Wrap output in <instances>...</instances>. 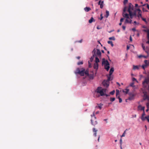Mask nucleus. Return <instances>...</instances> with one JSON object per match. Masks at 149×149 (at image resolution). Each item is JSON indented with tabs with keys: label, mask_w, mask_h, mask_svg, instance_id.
I'll list each match as a JSON object with an SVG mask.
<instances>
[{
	"label": "nucleus",
	"mask_w": 149,
	"mask_h": 149,
	"mask_svg": "<svg viewBox=\"0 0 149 149\" xmlns=\"http://www.w3.org/2000/svg\"><path fill=\"white\" fill-rule=\"evenodd\" d=\"M130 40L131 41H132V39L131 36H130Z\"/></svg>",
	"instance_id": "51"
},
{
	"label": "nucleus",
	"mask_w": 149,
	"mask_h": 149,
	"mask_svg": "<svg viewBox=\"0 0 149 149\" xmlns=\"http://www.w3.org/2000/svg\"><path fill=\"white\" fill-rule=\"evenodd\" d=\"M100 135L98 136V138H97V141L98 142H99L100 141Z\"/></svg>",
	"instance_id": "45"
},
{
	"label": "nucleus",
	"mask_w": 149,
	"mask_h": 149,
	"mask_svg": "<svg viewBox=\"0 0 149 149\" xmlns=\"http://www.w3.org/2000/svg\"><path fill=\"white\" fill-rule=\"evenodd\" d=\"M116 96L117 98H118L119 100V102L121 103L122 102V99L120 97V96L117 97L118 95H119V90H116Z\"/></svg>",
	"instance_id": "10"
},
{
	"label": "nucleus",
	"mask_w": 149,
	"mask_h": 149,
	"mask_svg": "<svg viewBox=\"0 0 149 149\" xmlns=\"http://www.w3.org/2000/svg\"><path fill=\"white\" fill-rule=\"evenodd\" d=\"M102 65L104 64V68L108 71L110 68V64L107 60H105L104 58L102 59Z\"/></svg>",
	"instance_id": "2"
},
{
	"label": "nucleus",
	"mask_w": 149,
	"mask_h": 149,
	"mask_svg": "<svg viewBox=\"0 0 149 149\" xmlns=\"http://www.w3.org/2000/svg\"><path fill=\"white\" fill-rule=\"evenodd\" d=\"M134 82H132V83H131L130 84V86H132V87H135V86L134 85Z\"/></svg>",
	"instance_id": "33"
},
{
	"label": "nucleus",
	"mask_w": 149,
	"mask_h": 149,
	"mask_svg": "<svg viewBox=\"0 0 149 149\" xmlns=\"http://www.w3.org/2000/svg\"><path fill=\"white\" fill-rule=\"evenodd\" d=\"M123 20H124L123 18H121L120 19V22H122L123 21Z\"/></svg>",
	"instance_id": "49"
},
{
	"label": "nucleus",
	"mask_w": 149,
	"mask_h": 149,
	"mask_svg": "<svg viewBox=\"0 0 149 149\" xmlns=\"http://www.w3.org/2000/svg\"><path fill=\"white\" fill-rule=\"evenodd\" d=\"M138 6V5L137 4H136L135 5V7H137Z\"/></svg>",
	"instance_id": "58"
},
{
	"label": "nucleus",
	"mask_w": 149,
	"mask_h": 149,
	"mask_svg": "<svg viewBox=\"0 0 149 149\" xmlns=\"http://www.w3.org/2000/svg\"><path fill=\"white\" fill-rule=\"evenodd\" d=\"M132 15L134 16H135V17H136V13L135 12H134V13H132Z\"/></svg>",
	"instance_id": "37"
},
{
	"label": "nucleus",
	"mask_w": 149,
	"mask_h": 149,
	"mask_svg": "<svg viewBox=\"0 0 149 149\" xmlns=\"http://www.w3.org/2000/svg\"><path fill=\"white\" fill-rule=\"evenodd\" d=\"M147 8L149 10V5L148 4H147Z\"/></svg>",
	"instance_id": "55"
},
{
	"label": "nucleus",
	"mask_w": 149,
	"mask_h": 149,
	"mask_svg": "<svg viewBox=\"0 0 149 149\" xmlns=\"http://www.w3.org/2000/svg\"><path fill=\"white\" fill-rule=\"evenodd\" d=\"M126 134V130H125L124 132L122 135L121 136V137H124L125 136V134Z\"/></svg>",
	"instance_id": "32"
},
{
	"label": "nucleus",
	"mask_w": 149,
	"mask_h": 149,
	"mask_svg": "<svg viewBox=\"0 0 149 149\" xmlns=\"http://www.w3.org/2000/svg\"><path fill=\"white\" fill-rule=\"evenodd\" d=\"M145 112L144 111H143V114L142 115V116H145Z\"/></svg>",
	"instance_id": "47"
},
{
	"label": "nucleus",
	"mask_w": 149,
	"mask_h": 149,
	"mask_svg": "<svg viewBox=\"0 0 149 149\" xmlns=\"http://www.w3.org/2000/svg\"><path fill=\"white\" fill-rule=\"evenodd\" d=\"M143 57L145 58H147V56H143Z\"/></svg>",
	"instance_id": "62"
},
{
	"label": "nucleus",
	"mask_w": 149,
	"mask_h": 149,
	"mask_svg": "<svg viewBox=\"0 0 149 149\" xmlns=\"http://www.w3.org/2000/svg\"><path fill=\"white\" fill-rule=\"evenodd\" d=\"M93 21V17H92L91 18V19L89 20V22L90 23H92V22Z\"/></svg>",
	"instance_id": "26"
},
{
	"label": "nucleus",
	"mask_w": 149,
	"mask_h": 149,
	"mask_svg": "<svg viewBox=\"0 0 149 149\" xmlns=\"http://www.w3.org/2000/svg\"><path fill=\"white\" fill-rule=\"evenodd\" d=\"M76 58L78 59H79L80 58V56H77L76 57Z\"/></svg>",
	"instance_id": "57"
},
{
	"label": "nucleus",
	"mask_w": 149,
	"mask_h": 149,
	"mask_svg": "<svg viewBox=\"0 0 149 149\" xmlns=\"http://www.w3.org/2000/svg\"><path fill=\"white\" fill-rule=\"evenodd\" d=\"M130 97L128 98V99L130 100H132L134 99V95L133 93L130 94Z\"/></svg>",
	"instance_id": "13"
},
{
	"label": "nucleus",
	"mask_w": 149,
	"mask_h": 149,
	"mask_svg": "<svg viewBox=\"0 0 149 149\" xmlns=\"http://www.w3.org/2000/svg\"><path fill=\"white\" fill-rule=\"evenodd\" d=\"M136 115L135 114L132 117L136 118Z\"/></svg>",
	"instance_id": "56"
},
{
	"label": "nucleus",
	"mask_w": 149,
	"mask_h": 149,
	"mask_svg": "<svg viewBox=\"0 0 149 149\" xmlns=\"http://www.w3.org/2000/svg\"><path fill=\"white\" fill-rule=\"evenodd\" d=\"M107 81L109 82L110 80H111L113 79V78L112 77H111V76H110L109 74V75H107Z\"/></svg>",
	"instance_id": "16"
},
{
	"label": "nucleus",
	"mask_w": 149,
	"mask_h": 149,
	"mask_svg": "<svg viewBox=\"0 0 149 149\" xmlns=\"http://www.w3.org/2000/svg\"><path fill=\"white\" fill-rule=\"evenodd\" d=\"M97 130L94 128V136H95V137H96L97 136Z\"/></svg>",
	"instance_id": "19"
},
{
	"label": "nucleus",
	"mask_w": 149,
	"mask_h": 149,
	"mask_svg": "<svg viewBox=\"0 0 149 149\" xmlns=\"http://www.w3.org/2000/svg\"><path fill=\"white\" fill-rule=\"evenodd\" d=\"M83 64V61H81L80 62H79L77 63V64L78 65H82Z\"/></svg>",
	"instance_id": "31"
},
{
	"label": "nucleus",
	"mask_w": 149,
	"mask_h": 149,
	"mask_svg": "<svg viewBox=\"0 0 149 149\" xmlns=\"http://www.w3.org/2000/svg\"><path fill=\"white\" fill-rule=\"evenodd\" d=\"M109 40H115V38L114 37H113V36L110 37L109 38Z\"/></svg>",
	"instance_id": "29"
},
{
	"label": "nucleus",
	"mask_w": 149,
	"mask_h": 149,
	"mask_svg": "<svg viewBox=\"0 0 149 149\" xmlns=\"http://www.w3.org/2000/svg\"><path fill=\"white\" fill-rule=\"evenodd\" d=\"M106 15H105V17L107 18L109 15V12L108 10L106 11Z\"/></svg>",
	"instance_id": "21"
},
{
	"label": "nucleus",
	"mask_w": 149,
	"mask_h": 149,
	"mask_svg": "<svg viewBox=\"0 0 149 149\" xmlns=\"http://www.w3.org/2000/svg\"><path fill=\"white\" fill-rule=\"evenodd\" d=\"M95 63L94 64V69H97L98 67V63L100 62L99 59L97 57H95Z\"/></svg>",
	"instance_id": "5"
},
{
	"label": "nucleus",
	"mask_w": 149,
	"mask_h": 149,
	"mask_svg": "<svg viewBox=\"0 0 149 149\" xmlns=\"http://www.w3.org/2000/svg\"><path fill=\"white\" fill-rule=\"evenodd\" d=\"M134 9L133 6L130 3L129 4V8L128 10V11L129 13L132 12V10Z\"/></svg>",
	"instance_id": "9"
},
{
	"label": "nucleus",
	"mask_w": 149,
	"mask_h": 149,
	"mask_svg": "<svg viewBox=\"0 0 149 149\" xmlns=\"http://www.w3.org/2000/svg\"><path fill=\"white\" fill-rule=\"evenodd\" d=\"M97 29H101V27H100L99 26H97Z\"/></svg>",
	"instance_id": "53"
},
{
	"label": "nucleus",
	"mask_w": 149,
	"mask_h": 149,
	"mask_svg": "<svg viewBox=\"0 0 149 149\" xmlns=\"http://www.w3.org/2000/svg\"><path fill=\"white\" fill-rule=\"evenodd\" d=\"M125 91L124 90L123 91V92L124 93H125L126 94H127L129 91V89H125Z\"/></svg>",
	"instance_id": "27"
},
{
	"label": "nucleus",
	"mask_w": 149,
	"mask_h": 149,
	"mask_svg": "<svg viewBox=\"0 0 149 149\" xmlns=\"http://www.w3.org/2000/svg\"><path fill=\"white\" fill-rule=\"evenodd\" d=\"M137 16L139 18L140 17L141 18L142 17L141 14L139 13V14L137 15Z\"/></svg>",
	"instance_id": "38"
},
{
	"label": "nucleus",
	"mask_w": 149,
	"mask_h": 149,
	"mask_svg": "<svg viewBox=\"0 0 149 149\" xmlns=\"http://www.w3.org/2000/svg\"><path fill=\"white\" fill-rule=\"evenodd\" d=\"M101 90L104 92V93H105L107 90V89L106 88H102Z\"/></svg>",
	"instance_id": "35"
},
{
	"label": "nucleus",
	"mask_w": 149,
	"mask_h": 149,
	"mask_svg": "<svg viewBox=\"0 0 149 149\" xmlns=\"http://www.w3.org/2000/svg\"><path fill=\"white\" fill-rule=\"evenodd\" d=\"M103 86L105 87H108L109 85V82L107 80H104L102 83Z\"/></svg>",
	"instance_id": "8"
},
{
	"label": "nucleus",
	"mask_w": 149,
	"mask_h": 149,
	"mask_svg": "<svg viewBox=\"0 0 149 149\" xmlns=\"http://www.w3.org/2000/svg\"><path fill=\"white\" fill-rule=\"evenodd\" d=\"M126 9H127V7H125L124 8V9L123 10V13H125L126 11Z\"/></svg>",
	"instance_id": "40"
},
{
	"label": "nucleus",
	"mask_w": 149,
	"mask_h": 149,
	"mask_svg": "<svg viewBox=\"0 0 149 149\" xmlns=\"http://www.w3.org/2000/svg\"><path fill=\"white\" fill-rule=\"evenodd\" d=\"M128 2V0H124L123 2L124 4Z\"/></svg>",
	"instance_id": "42"
},
{
	"label": "nucleus",
	"mask_w": 149,
	"mask_h": 149,
	"mask_svg": "<svg viewBox=\"0 0 149 149\" xmlns=\"http://www.w3.org/2000/svg\"><path fill=\"white\" fill-rule=\"evenodd\" d=\"M97 124V121H95V125H96Z\"/></svg>",
	"instance_id": "54"
},
{
	"label": "nucleus",
	"mask_w": 149,
	"mask_h": 149,
	"mask_svg": "<svg viewBox=\"0 0 149 149\" xmlns=\"http://www.w3.org/2000/svg\"><path fill=\"white\" fill-rule=\"evenodd\" d=\"M105 95H106L107 97V96H109V95L107 94H105Z\"/></svg>",
	"instance_id": "59"
},
{
	"label": "nucleus",
	"mask_w": 149,
	"mask_h": 149,
	"mask_svg": "<svg viewBox=\"0 0 149 149\" xmlns=\"http://www.w3.org/2000/svg\"><path fill=\"white\" fill-rule=\"evenodd\" d=\"M148 118H149V116H148L145 117L141 116V119L143 121H144L146 119L147 120L148 119Z\"/></svg>",
	"instance_id": "15"
},
{
	"label": "nucleus",
	"mask_w": 149,
	"mask_h": 149,
	"mask_svg": "<svg viewBox=\"0 0 149 149\" xmlns=\"http://www.w3.org/2000/svg\"><path fill=\"white\" fill-rule=\"evenodd\" d=\"M149 84V77H148L145 79L144 81L143 82V85L145 86L146 87L147 85ZM148 88L149 90V85L148 87Z\"/></svg>",
	"instance_id": "4"
},
{
	"label": "nucleus",
	"mask_w": 149,
	"mask_h": 149,
	"mask_svg": "<svg viewBox=\"0 0 149 149\" xmlns=\"http://www.w3.org/2000/svg\"><path fill=\"white\" fill-rule=\"evenodd\" d=\"M132 79L133 81H136L137 82H138V81L134 77L132 78Z\"/></svg>",
	"instance_id": "36"
},
{
	"label": "nucleus",
	"mask_w": 149,
	"mask_h": 149,
	"mask_svg": "<svg viewBox=\"0 0 149 149\" xmlns=\"http://www.w3.org/2000/svg\"><path fill=\"white\" fill-rule=\"evenodd\" d=\"M123 17H126L127 18L125 21V23H132V20L131 19H130L129 20H128L127 19L129 18V14L127 13L124 14V13H123Z\"/></svg>",
	"instance_id": "3"
},
{
	"label": "nucleus",
	"mask_w": 149,
	"mask_h": 149,
	"mask_svg": "<svg viewBox=\"0 0 149 149\" xmlns=\"http://www.w3.org/2000/svg\"><path fill=\"white\" fill-rule=\"evenodd\" d=\"M115 91L114 90H113V91H111V92H110V94H111V95H113L114 93H115Z\"/></svg>",
	"instance_id": "30"
},
{
	"label": "nucleus",
	"mask_w": 149,
	"mask_h": 149,
	"mask_svg": "<svg viewBox=\"0 0 149 149\" xmlns=\"http://www.w3.org/2000/svg\"><path fill=\"white\" fill-rule=\"evenodd\" d=\"M146 43H147V44H149V40H148V41H147L146 42Z\"/></svg>",
	"instance_id": "64"
},
{
	"label": "nucleus",
	"mask_w": 149,
	"mask_h": 149,
	"mask_svg": "<svg viewBox=\"0 0 149 149\" xmlns=\"http://www.w3.org/2000/svg\"><path fill=\"white\" fill-rule=\"evenodd\" d=\"M94 53L95 54L98 56L99 57H100L101 55V53L100 49H94Z\"/></svg>",
	"instance_id": "7"
},
{
	"label": "nucleus",
	"mask_w": 149,
	"mask_h": 149,
	"mask_svg": "<svg viewBox=\"0 0 149 149\" xmlns=\"http://www.w3.org/2000/svg\"><path fill=\"white\" fill-rule=\"evenodd\" d=\"M114 68H111L109 73V74L110 76H111L112 74L113 71H114Z\"/></svg>",
	"instance_id": "18"
},
{
	"label": "nucleus",
	"mask_w": 149,
	"mask_h": 149,
	"mask_svg": "<svg viewBox=\"0 0 149 149\" xmlns=\"http://www.w3.org/2000/svg\"><path fill=\"white\" fill-rule=\"evenodd\" d=\"M130 46L129 45H127V50H128L130 48Z\"/></svg>",
	"instance_id": "48"
},
{
	"label": "nucleus",
	"mask_w": 149,
	"mask_h": 149,
	"mask_svg": "<svg viewBox=\"0 0 149 149\" xmlns=\"http://www.w3.org/2000/svg\"><path fill=\"white\" fill-rule=\"evenodd\" d=\"M115 98H114V97L110 98V100L112 102L114 101L115 100Z\"/></svg>",
	"instance_id": "28"
},
{
	"label": "nucleus",
	"mask_w": 149,
	"mask_h": 149,
	"mask_svg": "<svg viewBox=\"0 0 149 149\" xmlns=\"http://www.w3.org/2000/svg\"><path fill=\"white\" fill-rule=\"evenodd\" d=\"M132 30L134 31H136V29L135 28H133L132 29Z\"/></svg>",
	"instance_id": "52"
},
{
	"label": "nucleus",
	"mask_w": 149,
	"mask_h": 149,
	"mask_svg": "<svg viewBox=\"0 0 149 149\" xmlns=\"http://www.w3.org/2000/svg\"><path fill=\"white\" fill-rule=\"evenodd\" d=\"M143 10L144 12H147L148 10L146 9V8H143Z\"/></svg>",
	"instance_id": "41"
},
{
	"label": "nucleus",
	"mask_w": 149,
	"mask_h": 149,
	"mask_svg": "<svg viewBox=\"0 0 149 149\" xmlns=\"http://www.w3.org/2000/svg\"><path fill=\"white\" fill-rule=\"evenodd\" d=\"M139 68V67L137 65H133V69L135 70V69H138Z\"/></svg>",
	"instance_id": "23"
},
{
	"label": "nucleus",
	"mask_w": 149,
	"mask_h": 149,
	"mask_svg": "<svg viewBox=\"0 0 149 149\" xmlns=\"http://www.w3.org/2000/svg\"><path fill=\"white\" fill-rule=\"evenodd\" d=\"M120 146H122V139H120Z\"/></svg>",
	"instance_id": "34"
},
{
	"label": "nucleus",
	"mask_w": 149,
	"mask_h": 149,
	"mask_svg": "<svg viewBox=\"0 0 149 149\" xmlns=\"http://www.w3.org/2000/svg\"><path fill=\"white\" fill-rule=\"evenodd\" d=\"M108 43L109 44H111V45L112 47H113V44L112 41H108Z\"/></svg>",
	"instance_id": "22"
},
{
	"label": "nucleus",
	"mask_w": 149,
	"mask_h": 149,
	"mask_svg": "<svg viewBox=\"0 0 149 149\" xmlns=\"http://www.w3.org/2000/svg\"><path fill=\"white\" fill-rule=\"evenodd\" d=\"M84 10L86 12H88L91 10V9L89 7H86L85 8Z\"/></svg>",
	"instance_id": "20"
},
{
	"label": "nucleus",
	"mask_w": 149,
	"mask_h": 149,
	"mask_svg": "<svg viewBox=\"0 0 149 149\" xmlns=\"http://www.w3.org/2000/svg\"><path fill=\"white\" fill-rule=\"evenodd\" d=\"M93 61V56H92L91 57V58L90 59V61H88L89 68L91 67L92 66H91V65L90 62H92Z\"/></svg>",
	"instance_id": "12"
},
{
	"label": "nucleus",
	"mask_w": 149,
	"mask_h": 149,
	"mask_svg": "<svg viewBox=\"0 0 149 149\" xmlns=\"http://www.w3.org/2000/svg\"><path fill=\"white\" fill-rule=\"evenodd\" d=\"M104 1H101V0L99 1L98 2V5L100 6V8H102L103 7Z\"/></svg>",
	"instance_id": "14"
},
{
	"label": "nucleus",
	"mask_w": 149,
	"mask_h": 149,
	"mask_svg": "<svg viewBox=\"0 0 149 149\" xmlns=\"http://www.w3.org/2000/svg\"><path fill=\"white\" fill-rule=\"evenodd\" d=\"M144 63H145V65H146V66H147L149 64V61H148L147 60H145L144 61Z\"/></svg>",
	"instance_id": "24"
},
{
	"label": "nucleus",
	"mask_w": 149,
	"mask_h": 149,
	"mask_svg": "<svg viewBox=\"0 0 149 149\" xmlns=\"http://www.w3.org/2000/svg\"><path fill=\"white\" fill-rule=\"evenodd\" d=\"M138 108L141 110H143L144 111L145 107H142L141 105H139L138 106Z\"/></svg>",
	"instance_id": "17"
},
{
	"label": "nucleus",
	"mask_w": 149,
	"mask_h": 149,
	"mask_svg": "<svg viewBox=\"0 0 149 149\" xmlns=\"http://www.w3.org/2000/svg\"><path fill=\"white\" fill-rule=\"evenodd\" d=\"M99 107L100 109H101L102 108V105H100V106H99Z\"/></svg>",
	"instance_id": "60"
},
{
	"label": "nucleus",
	"mask_w": 149,
	"mask_h": 149,
	"mask_svg": "<svg viewBox=\"0 0 149 149\" xmlns=\"http://www.w3.org/2000/svg\"><path fill=\"white\" fill-rule=\"evenodd\" d=\"M143 57V55H140L139 56V58H141V57Z\"/></svg>",
	"instance_id": "63"
},
{
	"label": "nucleus",
	"mask_w": 149,
	"mask_h": 149,
	"mask_svg": "<svg viewBox=\"0 0 149 149\" xmlns=\"http://www.w3.org/2000/svg\"><path fill=\"white\" fill-rule=\"evenodd\" d=\"M143 31L147 33V38L149 39V29H143Z\"/></svg>",
	"instance_id": "11"
},
{
	"label": "nucleus",
	"mask_w": 149,
	"mask_h": 149,
	"mask_svg": "<svg viewBox=\"0 0 149 149\" xmlns=\"http://www.w3.org/2000/svg\"><path fill=\"white\" fill-rule=\"evenodd\" d=\"M122 28L124 30H125V26H123Z\"/></svg>",
	"instance_id": "50"
},
{
	"label": "nucleus",
	"mask_w": 149,
	"mask_h": 149,
	"mask_svg": "<svg viewBox=\"0 0 149 149\" xmlns=\"http://www.w3.org/2000/svg\"><path fill=\"white\" fill-rule=\"evenodd\" d=\"M141 18L142 19V20H143L145 22H146V20L145 18H143L142 17Z\"/></svg>",
	"instance_id": "46"
},
{
	"label": "nucleus",
	"mask_w": 149,
	"mask_h": 149,
	"mask_svg": "<svg viewBox=\"0 0 149 149\" xmlns=\"http://www.w3.org/2000/svg\"><path fill=\"white\" fill-rule=\"evenodd\" d=\"M76 74H79L81 76H83L84 74L86 76L89 75L88 70H85L83 68H81V69L79 68H77L75 72Z\"/></svg>",
	"instance_id": "1"
},
{
	"label": "nucleus",
	"mask_w": 149,
	"mask_h": 149,
	"mask_svg": "<svg viewBox=\"0 0 149 149\" xmlns=\"http://www.w3.org/2000/svg\"><path fill=\"white\" fill-rule=\"evenodd\" d=\"M129 14L130 16V18L131 19H132L133 18V17L134 16L132 15V12H130L129 13Z\"/></svg>",
	"instance_id": "25"
},
{
	"label": "nucleus",
	"mask_w": 149,
	"mask_h": 149,
	"mask_svg": "<svg viewBox=\"0 0 149 149\" xmlns=\"http://www.w3.org/2000/svg\"><path fill=\"white\" fill-rule=\"evenodd\" d=\"M104 49L105 50H107L106 47H104Z\"/></svg>",
	"instance_id": "61"
},
{
	"label": "nucleus",
	"mask_w": 149,
	"mask_h": 149,
	"mask_svg": "<svg viewBox=\"0 0 149 149\" xmlns=\"http://www.w3.org/2000/svg\"><path fill=\"white\" fill-rule=\"evenodd\" d=\"M103 17L102 16V13L100 14V20H101L103 18Z\"/></svg>",
	"instance_id": "39"
},
{
	"label": "nucleus",
	"mask_w": 149,
	"mask_h": 149,
	"mask_svg": "<svg viewBox=\"0 0 149 149\" xmlns=\"http://www.w3.org/2000/svg\"><path fill=\"white\" fill-rule=\"evenodd\" d=\"M97 93H99L100 95L103 96L105 95V93L101 90V88L99 87L97 89Z\"/></svg>",
	"instance_id": "6"
},
{
	"label": "nucleus",
	"mask_w": 149,
	"mask_h": 149,
	"mask_svg": "<svg viewBox=\"0 0 149 149\" xmlns=\"http://www.w3.org/2000/svg\"><path fill=\"white\" fill-rule=\"evenodd\" d=\"M142 47L143 49L144 50H145V46L143 44H142Z\"/></svg>",
	"instance_id": "44"
},
{
	"label": "nucleus",
	"mask_w": 149,
	"mask_h": 149,
	"mask_svg": "<svg viewBox=\"0 0 149 149\" xmlns=\"http://www.w3.org/2000/svg\"><path fill=\"white\" fill-rule=\"evenodd\" d=\"M147 66H146V65H143L142 67V68H143V69H145V67H146Z\"/></svg>",
	"instance_id": "43"
}]
</instances>
